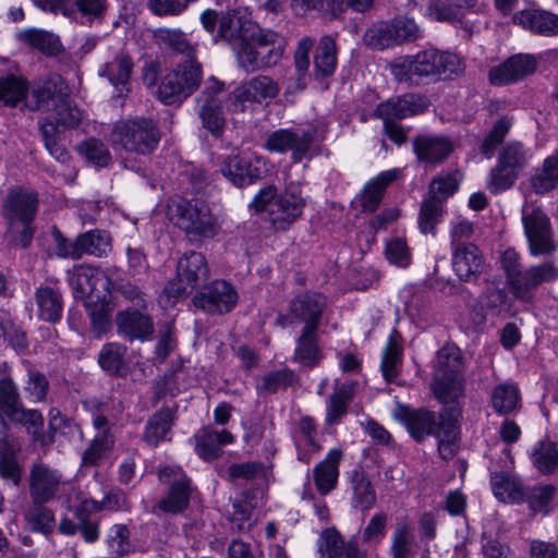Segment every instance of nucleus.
<instances>
[{
	"label": "nucleus",
	"instance_id": "obj_22",
	"mask_svg": "<svg viewBox=\"0 0 558 558\" xmlns=\"http://www.w3.org/2000/svg\"><path fill=\"white\" fill-rule=\"evenodd\" d=\"M116 326L119 336L133 342L148 341L155 332V325L151 317L140 310L126 308L116 315Z\"/></svg>",
	"mask_w": 558,
	"mask_h": 558
},
{
	"label": "nucleus",
	"instance_id": "obj_12",
	"mask_svg": "<svg viewBox=\"0 0 558 558\" xmlns=\"http://www.w3.org/2000/svg\"><path fill=\"white\" fill-rule=\"evenodd\" d=\"M448 409L437 413L425 408L399 405L395 411V418L405 426L415 441L422 442L429 436L438 435L442 422H447Z\"/></svg>",
	"mask_w": 558,
	"mask_h": 558
},
{
	"label": "nucleus",
	"instance_id": "obj_29",
	"mask_svg": "<svg viewBox=\"0 0 558 558\" xmlns=\"http://www.w3.org/2000/svg\"><path fill=\"white\" fill-rule=\"evenodd\" d=\"M452 267L460 280L472 281L483 272V253L476 245H459L452 250Z\"/></svg>",
	"mask_w": 558,
	"mask_h": 558
},
{
	"label": "nucleus",
	"instance_id": "obj_59",
	"mask_svg": "<svg viewBox=\"0 0 558 558\" xmlns=\"http://www.w3.org/2000/svg\"><path fill=\"white\" fill-rule=\"evenodd\" d=\"M556 496V487L548 485H541L533 487L526 492L525 500L533 515L542 513L548 515L553 511L551 501Z\"/></svg>",
	"mask_w": 558,
	"mask_h": 558
},
{
	"label": "nucleus",
	"instance_id": "obj_13",
	"mask_svg": "<svg viewBox=\"0 0 558 558\" xmlns=\"http://www.w3.org/2000/svg\"><path fill=\"white\" fill-rule=\"evenodd\" d=\"M223 87L222 82L211 76L205 82L204 89L196 98L197 112L202 124L216 137L222 134L226 126L222 101L219 99Z\"/></svg>",
	"mask_w": 558,
	"mask_h": 558
},
{
	"label": "nucleus",
	"instance_id": "obj_51",
	"mask_svg": "<svg viewBox=\"0 0 558 558\" xmlns=\"http://www.w3.org/2000/svg\"><path fill=\"white\" fill-rule=\"evenodd\" d=\"M391 21H379L366 29L363 36L364 44L373 49L385 50L400 46Z\"/></svg>",
	"mask_w": 558,
	"mask_h": 558
},
{
	"label": "nucleus",
	"instance_id": "obj_41",
	"mask_svg": "<svg viewBox=\"0 0 558 558\" xmlns=\"http://www.w3.org/2000/svg\"><path fill=\"white\" fill-rule=\"evenodd\" d=\"M430 388L436 399L442 404L459 407L458 400L463 396L464 379L462 375L435 373Z\"/></svg>",
	"mask_w": 558,
	"mask_h": 558
},
{
	"label": "nucleus",
	"instance_id": "obj_16",
	"mask_svg": "<svg viewBox=\"0 0 558 558\" xmlns=\"http://www.w3.org/2000/svg\"><path fill=\"white\" fill-rule=\"evenodd\" d=\"M304 207L300 189L291 185L270 204L269 222L276 231H286L302 216Z\"/></svg>",
	"mask_w": 558,
	"mask_h": 558
},
{
	"label": "nucleus",
	"instance_id": "obj_28",
	"mask_svg": "<svg viewBox=\"0 0 558 558\" xmlns=\"http://www.w3.org/2000/svg\"><path fill=\"white\" fill-rule=\"evenodd\" d=\"M175 418V411L169 407H163L151 414L143 430V441L151 448H156L163 441H170Z\"/></svg>",
	"mask_w": 558,
	"mask_h": 558
},
{
	"label": "nucleus",
	"instance_id": "obj_42",
	"mask_svg": "<svg viewBox=\"0 0 558 558\" xmlns=\"http://www.w3.org/2000/svg\"><path fill=\"white\" fill-rule=\"evenodd\" d=\"M462 411L460 407L448 409L447 422H442L441 429L435 437L438 439V452L444 460L452 459L459 449L457 444L458 422Z\"/></svg>",
	"mask_w": 558,
	"mask_h": 558
},
{
	"label": "nucleus",
	"instance_id": "obj_34",
	"mask_svg": "<svg viewBox=\"0 0 558 558\" xmlns=\"http://www.w3.org/2000/svg\"><path fill=\"white\" fill-rule=\"evenodd\" d=\"M343 458L341 449L329 450L326 458L313 469V480L322 496L336 489L339 478V465Z\"/></svg>",
	"mask_w": 558,
	"mask_h": 558
},
{
	"label": "nucleus",
	"instance_id": "obj_57",
	"mask_svg": "<svg viewBox=\"0 0 558 558\" xmlns=\"http://www.w3.org/2000/svg\"><path fill=\"white\" fill-rule=\"evenodd\" d=\"M298 375L293 369L282 367L277 371L268 372L262 377L257 390L262 393H276L279 390L287 389L298 383Z\"/></svg>",
	"mask_w": 558,
	"mask_h": 558
},
{
	"label": "nucleus",
	"instance_id": "obj_15",
	"mask_svg": "<svg viewBox=\"0 0 558 558\" xmlns=\"http://www.w3.org/2000/svg\"><path fill=\"white\" fill-rule=\"evenodd\" d=\"M238 300V292L230 282L214 280L193 296V304L207 314L222 315L231 312Z\"/></svg>",
	"mask_w": 558,
	"mask_h": 558
},
{
	"label": "nucleus",
	"instance_id": "obj_44",
	"mask_svg": "<svg viewBox=\"0 0 558 558\" xmlns=\"http://www.w3.org/2000/svg\"><path fill=\"white\" fill-rule=\"evenodd\" d=\"M352 490L351 505L354 509L366 512L376 504V492L367 474L359 469L354 470L350 477Z\"/></svg>",
	"mask_w": 558,
	"mask_h": 558
},
{
	"label": "nucleus",
	"instance_id": "obj_56",
	"mask_svg": "<svg viewBox=\"0 0 558 558\" xmlns=\"http://www.w3.org/2000/svg\"><path fill=\"white\" fill-rule=\"evenodd\" d=\"M27 90V82L20 76L9 74L0 77V102L5 106L15 107L25 100Z\"/></svg>",
	"mask_w": 558,
	"mask_h": 558
},
{
	"label": "nucleus",
	"instance_id": "obj_30",
	"mask_svg": "<svg viewBox=\"0 0 558 558\" xmlns=\"http://www.w3.org/2000/svg\"><path fill=\"white\" fill-rule=\"evenodd\" d=\"M36 315L40 320L56 324L61 320L63 296L57 286L40 284L34 293Z\"/></svg>",
	"mask_w": 558,
	"mask_h": 558
},
{
	"label": "nucleus",
	"instance_id": "obj_19",
	"mask_svg": "<svg viewBox=\"0 0 558 558\" xmlns=\"http://www.w3.org/2000/svg\"><path fill=\"white\" fill-rule=\"evenodd\" d=\"M39 206L38 194L15 186L8 191L2 204V215L10 226L33 222Z\"/></svg>",
	"mask_w": 558,
	"mask_h": 558
},
{
	"label": "nucleus",
	"instance_id": "obj_63",
	"mask_svg": "<svg viewBox=\"0 0 558 558\" xmlns=\"http://www.w3.org/2000/svg\"><path fill=\"white\" fill-rule=\"evenodd\" d=\"M532 461L541 473H553L558 466L557 446L551 441H541L532 453Z\"/></svg>",
	"mask_w": 558,
	"mask_h": 558
},
{
	"label": "nucleus",
	"instance_id": "obj_47",
	"mask_svg": "<svg viewBox=\"0 0 558 558\" xmlns=\"http://www.w3.org/2000/svg\"><path fill=\"white\" fill-rule=\"evenodd\" d=\"M47 502L31 501L23 518L32 532L48 536L56 527L54 512L46 506Z\"/></svg>",
	"mask_w": 558,
	"mask_h": 558
},
{
	"label": "nucleus",
	"instance_id": "obj_24",
	"mask_svg": "<svg viewBox=\"0 0 558 558\" xmlns=\"http://www.w3.org/2000/svg\"><path fill=\"white\" fill-rule=\"evenodd\" d=\"M279 85L270 76L257 75L241 84L233 93V110H243L244 102H262L279 94Z\"/></svg>",
	"mask_w": 558,
	"mask_h": 558
},
{
	"label": "nucleus",
	"instance_id": "obj_62",
	"mask_svg": "<svg viewBox=\"0 0 558 558\" xmlns=\"http://www.w3.org/2000/svg\"><path fill=\"white\" fill-rule=\"evenodd\" d=\"M520 254L514 248H507L500 256V266L506 275V282L514 295L524 270H522Z\"/></svg>",
	"mask_w": 558,
	"mask_h": 558
},
{
	"label": "nucleus",
	"instance_id": "obj_17",
	"mask_svg": "<svg viewBox=\"0 0 558 558\" xmlns=\"http://www.w3.org/2000/svg\"><path fill=\"white\" fill-rule=\"evenodd\" d=\"M258 28L259 26L251 19L232 10L220 16L218 36L231 46L238 59L240 50L246 48L250 40L254 39Z\"/></svg>",
	"mask_w": 558,
	"mask_h": 558
},
{
	"label": "nucleus",
	"instance_id": "obj_40",
	"mask_svg": "<svg viewBox=\"0 0 558 558\" xmlns=\"http://www.w3.org/2000/svg\"><path fill=\"white\" fill-rule=\"evenodd\" d=\"M154 38L161 48L181 54L185 59H198L197 45L191 43L187 35L180 28H158L154 32Z\"/></svg>",
	"mask_w": 558,
	"mask_h": 558
},
{
	"label": "nucleus",
	"instance_id": "obj_5",
	"mask_svg": "<svg viewBox=\"0 0 558 558\" xmlns=\"http://www.w3.org/2000/svg\"><path fill=\"white\" fill-rule=\"evenodd\" d=\"M111 136L113 145L145 156L157 148L161 134L156 121L141 117L117 122Z\"/></svg>",
	"mask_w": 558,
	"mask_h": 558
},
{
	"label": "nucleus",
	"instance_id": "obj_37",
	"mask_svg": "<svg viewBox=\"0 0 558 558\" xmlns=\"http://www.w3.org/2000/svg\"><path fill=\"white\" fill-rule=\"evenodd\" d=\"M317 330L318 328L303 327L295 341L293 359L305 367L317 366L324 357Z\"/></svg>",
	"mask_w": 558,
	"mask_h": 558
},
{
	"label": "nucleus",
	"instance_id": "obj_7",
	"mask_svg": "<svg viewBox=\"0 0 558 558\" xmlns=\"http://www.w3.org/2000/svg\"><path fill=\"white\" fill-rule=\"evenodd\" d=\"M532 158V151L522 143L512 141L500 150L496 166L490 170L486 187L493 194L509 190Z\"/></svg>",
	"mask_w": 558,
	"mask_h": 558
},
{
	"label": "nucleus",
	"instance_id": "obj_52",
	"mask_svg": "<svg viewBox=\"0 0 558 558\" xmlns=\"http://www.w3.org/2000/svg\"><path fill=\"white\" fill-rule=\"evenodd\" d=\"M77 245L80 258L85 254L96 257L107 256L112 248L109 233L98 229L77 235Z\"/></svg>",
	"mask_w": 558,
	"mask_h": 558
},
{
	"label": "nucleus",
	"instance_id": "obj_60",
	"mask_svg": "<svg viewBox=\"0 0 558 558\" xmlns=\"http://www.w3.org/2000/svg\"><path fill=\"white\" fill-rule=\"evenodd\" d=\"M347 541L336 527L325 529L318 539L319 558H342Z\"/></svg>",
	"mask_w": 558,
	"mask_h": 558
},
{
	"label": "nucleus",
	"instance_id": "obj_25",
	"mask_svg": "<svg viewBox=\"0 0 558 558\" xmlns=\"http://www.w3.org/2000/svg\"><path fill=\"white\" fill-rule=\"evenodd\" d=\"M453 149V142L447 136L418 135L413 140L417 160L428 165L442 163Z\"/></svg>",
	"mask_w": 558,
	"mask_h": 558
},
{
	"label": "nucleus",
	"instance_id": "obj_10",
	"mask_svg": "<svg viewBox=\"0 0 558 558\" xmlns=\"http://www.w3.org/2000/svg\"><path fill=\"white\" fill-rule=\"evenodd\" d=\"M208 278L209 268L205 256L199 252H189L179 259L177 276L166 286L165 294L175 301L184 299Z\"/></svg>",
	"mask_w": 558,
	"mask_h": 558
},
{
	"label": "nucleus",
	"instance_id": "obj_48",
	"mask_svg": "<svg viewBox=\"0 0 558 558\" xmlns=\"http://www.w3.org/2000/svg\"><path fill=\"white\" fill-rule=\"evenodd\" d=\"M477 0H435L429 7V15L438 22L460 23L463 9H473Z\"/></svg>",
	"mask_w": 558,
	"mask_h": 558
},
{
	"label": "nucleus",
	"instance_id": "obj_3",
	"mask_svg": "<svg viewBox=\"0 0 558 558\" xmlns=\"http://www.w3.org/2000/svg\"><path fill=\"white\" fill-rule=\"evenodd\" d=\"M168 218L184 231L191 241L202 242L215 238L220 231V222L203 201L171 198L167 210Z\"/></svg>",
	"mask_w": 558,
	"mask_h": 558
},
{
	"label": "nucleus",
	"instance_id": "obj_35",
	"mask_svg": "<svg viewBox=\"0 0 558 558\" xmlns=\"http://www.w3.org/2000/svg\"><path fill=\"white\" fill-rule=\"evenodd\" d=\"M403 337L393 328L381 352L380 371L386 381L395 383L403 362Z\"/></svg>",
	"mask_w": 558,
	"mask_h": 558
},
{
	"label": "nucleus",
	"instance_id": "obj_58",
	"mask_svg": "<svg viewBox=\"0 0 558 558\" xmlns=\"http://www.w3.org/2000/svg\"><path fill=\"white\" fill-rule=\"evenodd\" d=\"M126 347L117 342L105 344L99 354L98 363L109 375H120L124 369Z\"/></svg>",
	"mask_w": 558,
	"mask_h": 558
},
{
	"label": "nucleus",
	"instance_id": "obj_11",
	"mask_svg": "<svg viewBox=\"0 0 558 558\" xmlns=\"http://www.w3.org/2000/svg\"><path fill=\"white\" fill-rule=\"evenodd\" d=\"M522 223L531 256H548L556 252L550 219L541 207L523 206Z\"/></svg>",
	"mask_w": 558,
	"mask_h": 558
},
{
	"label": "nucleus",
	"instance_id": "obj_39",
	"mask_svg": "<svg viewBox=\"0 0 558 558\" xmlns=\"http://www.w3.org/2000/svg\"><path fill=\"white\" fill-rule=\"evenodd\" d=\"M133 66L134 63L129 53L120 51L112 60L102 65L99 70V75L106 77L110 84L122 94L124 90H128Z\"/></svg>",
	"mask_w": 558,
	"mask_h": 558
},
{
	"label": "nucleus",
	"instance_id": "obj_2",
	"mask_svg": "<svg viewBox=\"0 0 558 558\" xmlns=\"http://www.w3.org/2000/svg\"><path fill=\"white\" fill-rule=\"evenodd\" d=\"M25 106L51 114L65 129H75L82 121L81 111L72 104L60 78L35 82L26 93Z\"/></svg>",
	"mask_w": 558,
	"mask_h": 558
},
{
	"label": "nucleus",
	"instance_id": "obj_31",
	"mask_svg": "<svg viewBox=\"0 0 558 558\" xmlns=\"http://www.w3.org/2000/svg\"><path fill=\"white\" fill-rule=\"evenodd\" d=\"M195 451L205 461L218 459L222 454V446L234 441L233 435L227 430H217L211 426L202 427L194 435Z\"/></svg>",
	"mask_w": 558,
	"mask_h": 558
},
{
	"label": "nucleus",
	"instance_id": "obj_6",
	"mask_svg": "<svg viewBox=\"0 0 558 558\" xmlns=\"http://www.w3.org/2000/svg\"><path fill=\"white\" fill-rule=\"evenodd\" d=\"M286 39L279 33L258 28L254 39L239 52V65L245 71H258L276 65L286 49Z\"/></svg>",
	"mask_w": 558,
	"mask_h": 558
},
{
	"label": "nucleus",
	"instance_id": "obj_36",
	"mask_svg": "<svg viewBox=\"0 0 558 558\" xmlns=\"http://www.w3.org/2000/svg\"><path fill=\"white\" fill-rule=\"evenodd\" d=\"M489 405L498 415L515 414L521 409V391L513 381L496 385L489 397Z\"/></svg>",
	"mask_w": 558,
	"mask_h": 558
},
{
	"label": "nucleus",
	"instance_id": "obj_26",
	"mask_svg": "<svg viewBox=\"0 0 558 558\" xmlns=\"http://www.w3.org/2000/svg\"><path fill=\"white\" fill-rule=\"evenodd\" d=\"M558 279V266L553 260H545L533 265L524 270L523 277L518 284L514 298L523 302L533 299V292L545 282H553Z\"/></svg>",
	"mask_w": 558,
	"mask_h": 558
},
{
	"label": "nucleus",
	"instance_id": "obj_50",
	"mask_svg": "<svg viewBox=\"0 0 558 558\" xmlns=\"http://www.w3.org/2000/svg\"><path fill=\"white\" fill-rule=\"evenodd\" d=\"M536 194H546L558 187V157L553 154L544 159L530 179Z\"/></svg>",
	"mask_w": 558,
	"mask_h": 558
},
{
	"label": "nucleus",
	"instance_id": "obj_27",
	"mask_svg": "<svg viewBox=\"0 0 558 558\" xmlns=\"http://www.w3.org/2000/svg\"><path fill=\"white\" fill-rule=\"evenodd\" d=\"M398 169L383 171L365 183L355 197L362 213L372 214L378 209L386 189L398 178Z\"/></svg>",
	"mask_w": 558,
	"mask_h": 558
},
{
	"label": "nucleus",
	"instance_id": "obj_61",
	"mask_svg": "<svg viewBox=\"0 0 558 558\" xmlns=\"http://www.w3.org/2000/svg\"><path fill=\"white\" fill-rule=\"evenodd\" d=\"M463 356L461 350L452 344L444 345L437 352V367L435 373L446 375H462Z\"/></svg>",
	"mask_w": 558,
	"mask_h": 558
},
{
	"label": "nucleus",
	"instance_id": "obj_9",
	"mask_svg": "<svg viewBox=\"0 0 558 558\" xmlns=\"http://www.w3.org/2000/svg\"><path fill=\"white\" fill-rule=\"evenodd\" d=\"M319 137V125L311 123L302 129H279L267 134L263 147L269 153L286 154L291 151L294 163L310 157L312 145ZM323 136H320V140Z\"/></svg>",
	"mask_w": 558,
	"mask_h": 558
},
{
	"label": "nucleus",
	"instance_id": "obj_43",
	"mask_svg": "<svg viewBox=\"0 0 558 558\" xmlns=\"http://www.w3.org/2000/svg\"><path fill=\"white\" fill-rule=\"evenodd\" d=\"M99 269L90 265H75L66 272V280L76 299L89 296L96 289Z\"/></svg>",
	"mask_w": 558,
	"mask_h": 558
},
{
	"label": "nucleus",
	"instance_id": "obj_53",
	"mask_svg": "<svg viewBox=\"0 0 558 558\" xmlns=\"http://www.w3.org/2000/svg\"><path fill=\"white\" fill-rule=\"evenodd\" d=\"M5 416L15 424L26 427L27 432L35 440L43 441L44 417L38 410L26 409L21 402L17 407L9 411Z\"/></svg>",
	"mask_w": 558,
	"mask_h": 558
},
{
	"label": "nucleus",
	"instance_id": "obj_46",
	"mask_svg": "<svg viewBox=\"0 0 558 558\" xmlns=\"http://www.w3.org/2000/svg\"><path fill=\"white\" fill-rule=\"evenodd\" d=\"M337 68V44L331 35L320 37L314 54V71L317 77L331 76Z\"/></svg>",
	"mask_w": 558,
	"mask_h": 558
},
{
	"label": "nucleus",
	"instance_id": "obj_4",
	"mask_svg": "<svg viewBox=\"0 0 558 558\" xmlns=\"http://www.w3.org/2000/svg\"><path fill=\"white\" fill-rule=\"evenodd\" d=\"M204 78L198 59H184L165 74L157 88V98L165 105L180 104L192 96Z\"/></svg>",
	"mask_w": 558,
	"mask_h": 558
},
{
	"label": "nucleus",
	"instance_id": "obj_32",
	"mask_svg": "<svg viewBox=\"0 0 558 558\" xmlns=\"http://www.w3.org/2000/svg\"><path fill=\"white\" fill-rule=\"evenodd\" d=\"M43 11L61 12L64 16L74 13L73 4L83 15L101 17L107 10V0H32Z\"/></svg>",
	"mask_w": 558,
	"mask_h": 558
},
{
	"label": "nucleus",
	"instance_id": "obj_23",
	"mask_svg": "<svg viewBox=\"0 0 558 558\" xmlns=\"http://www.w3.org/2000/svg\"><path fill=\"white\" fill-rule=\"evenodd\" d=\"M427 106L426 97L408 93L396 99L380 102L376 107L374 114L383 121H396L422 113L426 110Z\"/></svg>",
	"mask_w": 558,
	"mask_h": 558
},
{
	"label": "nucleus",
	"instance_id": "obj_8",
	"mask_svg": "<svg viewBox=\"0 0 558 558\" xmlns=\"http://www.w3.org/2000/svg\"><path fill=\"white\" fill-rule=\"evenodd\" d=\"M158 480L168 486L167 494L151 508V513L179 514L187 509L195 489L192 480L180 466H162L158 470Z\"/></svg>",
	"mask_w": 558,
	"mask_h": 558
},
{
	"label": "nucleus",
	"instance_id": "obj_54",
	"mask_svg": "<svg viewBox=\"0 0 558 558\" xmlns=\"http://www.w3.org/2000/svg\"><path fill=\"white\" fill-rule=\"evenodd\" d=\"M353 399L352 388L342 385L337 388L327 400L326 424L337 425L347 415L349 404Z\"/></svg>",
	"mask_w": 558,
	"mask_h": 558
},
{
	"label": "nucleus",
	"instance_id": "obj_18",
	"mask_svg": "<svg viewBox=\"0 0 558 558\" xmlns=\"http://www.w3.org/2000/svg\"><path fill=\"white\" fill-rule=\"evenodd\" d=\"M220 172L233 185L242 187L262 179L267 172V162L262 156H227L220 165Z\"/></svg>",
	"mask_w": 558,
	"mask_h": 558
},
{
	"label": "nucleus",
	"instance_id": "obj_49",
	"mask_svg": "<svg viewBox=\"0 0 558 558\" xmlns=\"http://www.w3.org/2000/svg\"><path fill=\"white\" fill-rule=\"evenodd\" d=\"M415 548L414 534L408 519H399L391 536L390 553L392 558H413Z\"/></svg>",
	"mask_w": 558,
	"mask_h": 558
},
{
	"label": "nucleus",
	"instance_id": "obj_45",
	"mask_svg": "<svg viewBox=\"0 0 558 558\" xmlns=\"http://www.w3.org/2000/svg\"><path fill=\"white\" fill-rule=\"evenodd\" d=\"M445 203L440 196L428 194L421 204L417 225L423 234H436L437 226L442 221Z\"/></svg>",
	"mask_w": 558,
	"mask_h": 558
},
{
	"label": "nucleus",
	"instance_id": "obj_20",
	"mask_svg": "<svg viewBox=\"0 0 558 558\" xmlns=\"http://www.w3.org/2000/svg\"><path fill=\"white\" fill-rule=\"evenodd\" d=\"M327 306L326 296L315 291L296 294L289 302L292 320L303 323V327L318 328Z\"/></svg>",
	"mask_w": 558,
	"mask_h": 558
},
{
	"label": "nucleus",
	"instance_id": "obj_1",
	"mask_svg": "<svg viewBox=\"0 0 558 558\" xmlns=\"http://www.w3.org/2000/svg\"><path fill=\"white\" fill-rule=\"evenodd\" d=\"M388 69L395 81L408 87H418L464 73L465 64L457 53L435 48L393 59Z\"/></svg>",
	"mask_w": 558,
	"mask_h": 558
},
{
	"label": "nucleus",
	"instance_id": "obj_64",
	"mask_svg": "<svg viewBox=\"0 0 558 558\" xmlns=\"http://www.w3.org/2000/svg\"><path fill=\"white\" fill-rule=\"evenodd\" d=\"M77 151L89 162L98 167H107L111 155L106 144L96 137L87 138L77 145Z\"/></svg>",
	"mask_w": 558,
	"mask_h": 558
},
{
	"label": "nucleus",
	"instance_id": "obj_33",
	"mask_svg": "<svg viewBox=\"0 0 558 558\" xmlns=\"http://www.w3.org/2000/svg\"><path fill=\"white\" fill-rule=\"evenodd\" d=\"M490 485L494 496L510 504L525 501L526 489L522 481L508 471H490Z\"/></svg>",
	"mask_w": 558,
	"mask_h": 558
},
{
	"label": "nucleus",
	"instance_id": "obj_38",
	"mask_svg": "<svg viewBox=\"0 0 558 558\" xmlns=\"http://www.w3.org/2000/svg\"><path fill=\"white\" fill-rule=\"evenodd\" d=\"M513 23L534 34L554 36L558 34V15L544 10H524L513 15Z\"/></svg>",
	"mask_w": 558,
	"mask_h": 558
},
{
	"label": "nucleus",
	"instance_id": "obj_21",
	"mask_svg": "<svg viewBox=\"0 0 558 558\" xmlns=\"http://www.w3.org/2000/svg\"><path fill=\"white\" fill-rule=\"evenodd\" d=\"M536 59L531 54L518 53L489 70L488 78L493 85L517 83L536 71Z\"/></svg>",
	"mask_w": 558,
	"mask_h": 558
},
{
	"label": "nucleus",
	"instance_id": "obj_55",
	"mask_svg": "<svg viewBox=\"0 0 558 558\" xmlns=\"http://www.w3.org/2000/svg\"><path fill=\"white\" fill-rule=\"evenodd\" d=\"M114 438L111 433L97 434L82 454L83 466H95L112 450Z\"/></svg>",
	"mask_w": 558,
	"mask_h": 558
},
{
	"label": "nucleus",
	"instance_id": "obj_14",
	"mask_svg": "<svg viewBox=\"0 0 558 558\" xmlns=\"http://www.w3.org/2000/svg\"><path fill=\"white\" fill-rule=\"evenodd\" d=\"M66 481L62 472L47 463H34L29 469L28 489L31 501L50 502L64 490Z\"/></svg>",
	"mask_w": 558,
	"mask_h": 558
}]
</instances>
